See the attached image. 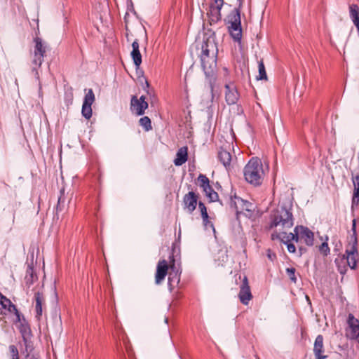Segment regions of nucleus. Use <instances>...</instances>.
I'll return each instance as SVG.
<instances>
[{"label": "nucleus", "mask_w": 359, "mask_h": 359, "mask_svg": "<svg viewBox=\"0 0 359 359\" xmlns=\"http://www.w3.org/2000/svg\"><path fill=\"white\" fill-rule=\"evenodd\" d=\"M217 47L212 38L208 37L203 41L200 59L201 66L206 78H210L211 82L217 72Z\"/></svg>", "instance_id": "nucleus-1"}, {"label": "nucleus", "mask_w": 359, "mask_h": 359, "mask_svg": "<svg viewBox=\"0 0 359 359\" xmlns=\"http://www.w3.org/2000/svg\"><path fill=\"white\" fill-rule=\"evenodd\" d=\"M243 174L248 182L255 186L261 184L264 174L261 161L257 158H251L245 166Z\"/></svg>", "instance_id": "nucleus-2"}, {"label": "nucleus", "mask_w": 359, "mask_h": 359, "mask_svg": "<svg viewBox=\"0 0 359 359\" xmlns=\"http://www.w3.org/2000/svg\"><path fill=\"white\" fill-rule=\"evenodd\" d=\"M281 226L283 229H290L294 225L293 215L291 208L281 206L273 215L270 228Z\"/></svg>", "instance_id": "nucleus-3"}, {"label": "nucleus", "mask_w": 359, "mask_h": 359, "mask_svg": "<svg viewBox=\"0 0 359 359\" xmlns=\"http://www.w3.org/2000/svg\"><path fill=\"white\" fill-rule=\"evenodd\" d=\"M241 6V3H240L238 8H234L228 15V23L230 24L228 27L229 32L236 42H241L242 38Z\"/></svg>", "instance_id": "nucleus-4"}, {"label": "nucleus", "mask_w": 359, "mask_h": 359, "mask_svg": "<svg viewBox=\"0 0 359 359\" xmlns=\"http://www.w3.org/2000/svg\"><path fill=\"white\" fill-rule=\"evenodd\" d=\"M35 46L34 49V55L32 60V72L34 74L36 80H39V69L46 55V46L43 43L42 39L39 37L34 39Z\"/></svg>", "instance_id": "nucleus-5"}, {"label": "nucleus", "mask_w": 359, "mask_h": 359, "mask_svg": "<svg viewBox=\"0 0 359 359\" xmlns=\"http://www.w3.org/2000/svg\"><path fill=\"white\" fill-rule=\"evenodd\" d=\"M230 205L236 210L237 219L241 214H244L248 217L252 215L253 205L247 200L235 196L233 199L231 198Z\"/></svg>", "instance_id": "nucleus-6"}, {"label": "nucleus", "mask_w": 359, "mask_h": 359, "mask_svg": "<svg viewBox=\"0 0 359 359\" xmlns=\"http://www.w3.org/2000/svg\"><path fill=\"white\" fill-rule=\"evenodd\" d=\"M95 94L92 89H88L85 95L82 105L81 114L86 119H90L92 116V104L95 102Z\"/></svg>", "instance_id": "nucleus-7"}, {"label": "nucleus", "mask_w": 359, "mask_h": 359, "mask_svg": "<svg viewBox=\"0 0 359 359\" xmlns=\"http://www.w3.org/2000/svg\"><path fill=\"white\" fill-rule=\"evenodd\" d=\"M223 0H214V2L210 5L208 15L210 24L217 23L221 20V9L223 6Z\"/></svg>", "instance_id": "nucleus-8"}, {"label": "nucleus", "mask_w": 359, "mask_h": 359, "mask_svg": "<svg viewBox=\"0 0 359 359\" xmlns=\"http://www.w3.org/2000/svg\"><path fill=\"white\" fill-rule=\"evenodd\" d=\"M145 96L142 95L140 99L136 95H133L130 100V109L135 111L137 116H142L144 114L145 109L148 107V103L145 101Z\"/></svg>", "instance_id": "nucleus-9"}, {"label": "nucleus", "mask_w": 359, "mask_h": 359, "mask_svg": "<svg viewBox=\"0 0 359 359\" xmlns=\"http://www.w3.org/2000/svg\"><path fill=\"white\" fill-rule=\"evenodd\" d=\"M208 81V87L206 91L202 95L201 104L205 109H209L213 102L214 99V85L216 81V76H214V80L211 82L210 78H206Z\"/></svg>", "instance_id": "nucleus-10"}, {"label": "nucleus", "mask_w": 359, "mask_h": 359, "mask_svg": "<svg viewBox=\"0 0 359 359\" xmlns=\"http://www.w3.org/2000/svg\"><path fill=\"white\" fill-rule=\"evenodd\" d=\"M238 297L241 302L244 305H248L252 298L250 288L248 284V280L246 276L244 277L240 287Z\"/></svg>", "instance_id": "nucleus-11"}, {"label": "nucleus", "mask_w": 359, "mask_h": 359, "mask_svg": "<svg viewBox=\"0 0 359 359\" xmlns=\"http://www.w3.org/2000/svg\"><path fill=\"white\" fill-rule=\"evenodd\" d=\"M346 323V337H359V320L352 313H349Z\"/></svg>", "instance_id": "nucleus-12"}, {"label": "nucleus", "mask_w": 359, "mask_h": 359, "mask_svg": "<svg viewBox=\"0 0 359 359\" xmlns=\"http://www.w3.org/2000/svg\"><path fill=\"white\" fill-rule=\"evenodd\" d=\"M294 231L296 233L297 231L298 238L301 237L304 239L307 245L312 246L313 245L314 234L309 228L304 226H297Z\"/></svg>", "instance_id": "nucleus-13"}, {"label": "nucleus", "mask_w": 359, "mask_h": 359, "mask_svg": "<svg viewBox=\"0 0 359 359\" xmlns=\"http://www.w3.org/2000/svg\"><path fill=\"white\" fill-rule=\"evenodd\" d=\"M198 194L194 191H189L184 195L183 198L184 208L187 209L189 213H192L195 210L198 203Z\"/></svg>", "instance_id": "nucleus-14"}, {"label": "nucleus", "mask_w": 359, "mask_h": 359, "mask_svg": "<svg viewBox=\"0 0 359 359\" xmlns=\"http://www.w3.org/2000/svg\"><path fill=\"white\" fill-rule=\"evenodd\" d=\"M225 100L229 105L234 104L239 99V93L233 84L225 85Z\"/></svg>", "instance_id": "nucleus-15"}, {"label": "nucleus", "mask_w": 359, "mask_h": 359, "mask_svg": "<svg viewBox=\"0 0 359 359\" xmlns=\"http://www.w3.org/2000/svg\"><path fill=\"white\" fill-rule=\"evenodd\" d=\"M34 300H35V317L37 320H40L42 314L43 309L46 307L45 305V297L42 292H36L34 293Z\"/></svg>", "instance_id": "nucleus-16"}, {"label": "nucleus", "mask_w": 359, "mask_h": 359, "mask_svg": "<svg viewBox=\"0 0 359 359\" xmlns=\"http://www.w3.org/2000/svg\"><path fill=\"white\" fill-rule=\"evenodd\" d=\"M168 266L167 262L163 259L159 261L156 267V283L160 284L168 273Z\"/></svg>", "instance_id": "nucleus-17"}, {"label": "nucleus", "mask_w": 359, "mask_h": 359, "mask_svg": "<svg viewBox=\"0 0 359 359\" xmlns=\"http://www.w3.org/2000/svg\"><path fill=\"white\" fill-rule=\"evenodd\" d=\"M271 238L273 240L279 239L282 243H291L292 241L298 242L297 232L287 233L286 232L274 233H272Z\"/></svg>", "instance_id": "nucleus-18"}, {"label": "nucleus", "mask_w": 359, "mask_h": 359, "mask_svg": "<svg viewBox=\"0 0 359 359\" xmlns=\"http://www.w3.org/2000/svg\"><path fill=\"white\" fill-rule=\"evenodd\" d=\"M0 306L1 309H6L11 313L13 312L17 318L20 317V312L16 306L1 293H0Z\"/></svg>", "instance_id": "nucleus-19"}, {"label": "nucleus", "mask_w": 359, "mask_h": 359, "mask_svg": "<svg viewBox=\"0 0 359 359\" xmlns=\"http://www.w3.org/2000/svg\"><path fill=\"white\" fill-rule=\"evenodd\" d=\"M17 321L15 323V326L20 330V332L22 334V337H29L31 334V330L29 324L25 320L23 316H21L20 313V317L17 318Z\"/></svg>", "instance_id": "nucleus-20"}, {"label": "nucleus", "mask_w": 359, "mask_h": 359, "mask_svg": "<svg viewBox=\"0 0 359 359\" xmlns=\"http://www.w3.org/2000/svg\"><path fill=\"white\" fill-rule=\"evenodd\" d=\"M325 350L323 346V338H316L313 347V353L316 359H325L327 355H323Z\"/></svg>", "instance_id": "nucleus-21"}, {"label": "nucleus", "mask_w": 359, "mask_h": 359, "mask_svg": "<svg viewBox=\"0 0 359 359\" xmlns=\"http://www.w3.org/2000/svg\"><path fill=\"white\" fill-rule=\"evenodd\" d=\"M346 260L351 269H354L357 265L355 255H358L357 245H353L350 249L346 250Z\"/></svg>", "instance_id": "nucleus-22"}, {"label": "nucleus", "mask_w": 359, "mask_h": 359, "mask_svg": "<svg viewBox=\"0 0 359 359\" xmlns=\"http://www.w3.org/2000/svg\"><path fill=\"white\" fill-rule=\"evenodd\" d=\"M188 158V148L187 147H182L180 148L176 154V158L174 160V164L176 166H180L186 163Z\"/></svg>", "instance_id": "nucleus-23"}, {"label": "nucleus", "mask_w": 359, "mask_h": 359, "mask_svg": "<svg viewBox=\"0 0 359 359\" xmlns=\"http://www.w3.org/2000/svg\"><path fill=\"white\" fill-rule=\"evenodd\" d=\"M218 159L223 164V165L226 168V170H229L231 167V154L229 151L221 148L218 151Z\"/></svg>", "instance_id": "nucleus-24"}, {"label": "nucleus", "mask_w": 359, "mask_h": 359, "mask_svg": "<svg viewBox=\"0 0 359 359\" xmlns=\"http://www.w3.org/2000/svg\"><path fill=\"white\" fill-rule=\"evenodd\" d=\"M131 57L135 65L138 67L142 63V55L140 51L138 41L136 39L132 43Z\"/></svg>", "instance_id": "nucleus-25"}, {"label": "nucleus", "mask_w": 359, "mask_h": 359, "mask_svg": "<svg viewBox=\"0 0 359 359\" xmlns=\"http://www.w3.org/2000/svg\"><path fill=\"white\" fill-rule=\"evenodd\" d=\"M349 13L353 24H359V6L357 4H351L349 6Z\"/></svg>", "instance_id": "nucleus-26"}, {"label": "nucleus", "mask_w": 359, "mask_h": 359, "mask_svg": "<svg viewBox=\"0 0 359 359\" xmlns=\"http://www.w3.org/2000/svg\"><path fill=\"white\" fill-rule=\"evenodd\" d=\"M36 275L35 274L34 269L31 266H28L26 271V276L25 278V284L28 287L33 284L34 280L36 279Z\"/></svg>", "instance_id": "nucleus-27"}, {"label": "nucleus", "mask_w": 359, "mask_h": 359, "mask_svg": "<svg viewBox=\"0 0 359 359\" xmlns=\"http://www.w3.org/2000/svg\"><path fill=\"white\" fill-rule=\"evenodd\" d=\"M180 282V277L178 276V271H175V264L170 266V271L168 273V284L172 285V283H178Z\"/></svg>", "instance_id": "nucleus-28"}, {"label": "nucleus", "mask_w": 359, "mask_h": 359, "mask_svg": "<svg viewBox=\"0 0 359 359\" xmlns=\"http://www.w3.org/2000/svg\"><path fill=\"white\" fill-rule=\"evenodd\" d=\"M65 201H66V198H65V190H64V189H62L60 190V194L58 198L57 204L56 206L57 213L63 210V209L65 207Z\"/></svg>", "instance_id": "nucleus-29"}, {"label": "nucleus", "mask_w": 359, "mask_h": 359, "mask_svg": "<svg viewBox=\"0 0 359 359\" xmlns=\"http://www.w3.org/2000/svg\"><path fill=\"white\" fill-rule=\"evenodd\" d=\"M259 75L257 76V80H267V75L263 60L258 62Z\"/></svg>", "instance_id": "nucleus-30"}, {"label": "nucleus", "mask_w": 359, "mask_h": 359, "mask_svg": "<svg viewBox=\"0 0 359 359\" xmlns=\"http://www.w3.org/2000/svg\"><path fill=\"white\" fill-rule=\"evenodd\" d=\"M198 181L203 191H206L205 189H210V180L205 175L200 174L198 177Z\"/></svg>", "instance_id": "nucleus-31"}, {"label": "nucleus", "mask_w": 359, "mask_h": 359, "mask_svg": "<svg viewBox=\"0 0 359 359\" xmlns=\"http://www.w3.org/2000/svg\"><path fill=\"white\" fill-rule=\"evenodd\" d=\"M140 125L144 128L145 131H149L152 129L151 122L148 116H144L139 121Z\"/></svg>", "instance_id": "nucleus-32"}, {"label": "nucleus", "mask_w": 359, "mask_h": 359, "mask_svg": "<svg viewBox=\"0 0 359 359\" xmlns=\"http://www.w3.org/2000/svg\"><path fill=\"white\" fill-rule=\"evenodd\" d=\"M206 196L208 197L210 201H216L218 199V194L216 191H215L212 187L210 185V189H205Z\"/></svg>", "instance_id": "nucleus-33"}, {"label": "nucleus", "mask_w": 359, "mask_h": 359, "mask_svg": "<svg viewBox=\"0 0 359 359\" xmlns=\"http://www.w3.org/2000/svg\"><path fill=\"white\" fill-rule=\"evenodd\" d=\"M295 272H296V269L293 267L286 269V273H287L290 280L292 282H293L294 283H297V278L295 276Z\"/></svg>", "instance_id": "nucleus-34"}, {"label": "nucleus", "mask_w": 359, "mask_h": 359, "mask_svg": "<svg viewBox=\"0 0 359 359\" xmlns=\"http://www.w3.org/2000/svg\"><path fill=\"white\" fill-rule=\"evenodd\" d=\"M9 351L11 353V359H19L18 350L15 345H10Z\"/></svg>", "instance_id": "nucleus-35"}, {"label": "nucleus", "mask_w": 359, "mask_h": 359, "mask_svg": "<svg viewBox=\"0 0 359 359\" xmlns=\"http://www.w3.org/2000/svg\"><path fill=\"white\" fill-rule=\"evenodd\" d=\"M198 208L201 210L202 219H206L208 214L207 212V208L205 204L203 202L200 201L198 203Z\"/></svg>", "instance_id": "nucleus-36"}, {"label": "nucleus", "mask_w": 359, "mask_h": 359, "mask_svg": "<svg viewBox=\"0 0 359 359\" xmlns=\"http://www.w3.org/2000/svg\"><path fill=\"white\" fill-rule=\"evenodd\" d=\"M351 231H353V236L352 238H353V244L355 245H357V238H356V219H354L352 221V227Z\"/></svg>", "instance_id": "nucleus-37"}, {"label": "nucleus", "mask_w": 359, "mask_h": 359, "mask_svg": "<svg viewBox=\"0 0 359 359\" xmlns=\"http://www.w3.org/2000/svg\"><path fill=\"white\" fill-rule=\"evenodd\" d=\"M319 250L320 251V252H322L324 255H327L328 253L330 252V248L328 246V244L327 242H323L320 248H319Z\"/></svg>", "instance_id": "nucleus-38"}, {"label": "nucleus", "mask_w": 359, "mask_h": 359, "mask_svg": "<svg viewBox=\"0 0 359 359\" xmlns=\"http://www.w3.org/2000/svg\"><path fill=\"white\" fill-rule=\"evenodd\" d=\"M203 224L204 226L206 229H208V227H210L213 230V231L215 232V229L214 224H212V222H211L209 220V216L208 215L206 219H203Z\"/></svg>", "instance_id": "nucleus-39"}, {"label": "nucleus", "mask_w": 359, "mask_h": 359, "mask_svg": "<svg viewBox=\"0 0 359 359\" xmlns=\"http://www.w3.org/2000/svg\"><path fill=\"white\" fill-rule=\"evenodd\" d=\"M22 339H23L24 344L26 347V351L27 352H31L33 350V346H32V345L30 344L31 338H22Z\"/></svg>", "instance_id": "nucleus-40"}, {"label": "nucleus", "mask_w": 359, "mask_h": 359, "mask_svg": "<svg viewBox=\"0 0 359 359\" xmlns=\"http://www.w3.org/2000/svg\"><path fill=\"white\" fill-rule=\"evenodd\" d=\"M287 245V248L289 252L294 253L296 251V248L292 243H285Z\"/></svg>", "instance_id": "nucleus-41"}, {"label": "nucleus", "mask_w": 359, "mask_h": 359, "mask_svg": "<svg viewBox=\"0 0 359 359\" xmlns=\"http://www.w3.org/2000/svg\"><path fill=\"white\" fill-rule=\"evenodd\" d=\"M143 88L144 90H147V93L149 94V83L147 81H145V86L143 87Z\"/></svg>", "instance_id": "nucleus-42"}, {"label": "nucleus", "mask_w": 359, "mask_h": 359, "mask_svg": "<svg viewBox=\"0 0 359 359\" xmlns=\"http://www.w3.org/2000/svg\"><path fill=\"white\" fill-rule=\"evenodd\" d=\"M273 257H275V255H271V254H268V257H269L271 260H272V259H273Z\"/></svg>", "instance_id": "nucleus-43"}, {"label": "nucleus", "mask_w": 359, "mask_h": 359, "mask_svg": "<svg viewBox=\"0 0 359 359\" xmlns=\"http://www.w3.org/2000/svg\"><path fill=\"white\" fill-rule=\"evenodd\" d=\"M39 93H40L41 90V84L40 82L39 83Z\"/></svg>", "instance_id": "nucleus-44"}, {"label": "nucleus", "mask_w": 359, "mask_h": 359, "mask_svg": "<svg viewBox=\"0 0 359 359\" xmlns=\"http://www.w3.org/2000/svg\"><path fill=\"white\" fill-rule=\"evenodd\" d=\"M299 250L301 251V254L302 253V251H303L302 248H299Z\"/></svg>", "instance_id": "nucleus-45"}, {"label": "nucleus", "mask_w": 359, "mask_h": 359, "mask_svg": "<svg viewBox=\"0 0 359 359\" xmlns=\"http://www.w3.org/2000/svg\"><path fill=\"white\" fill-rule=\"evenodd\" d=\"M255 358H256V359H260V358L258 357V355H255Z\"/></svg>", "instance_id": "nucleus-46"}, {"label": "nucleus", "mask_w": 359, "mask_h": 359, "mask_svg": "<svg viewBox=\"0 0 359 359\" xmlns=\"http://www.w3.org/2000/svg\"><path fill=\"white\" fill-rule=\"evenodd\" d=\"M355 339H358V341L359 343V338H355Z\"/></svg>", "instance_id": "nucleus-47"}]
</instances>
